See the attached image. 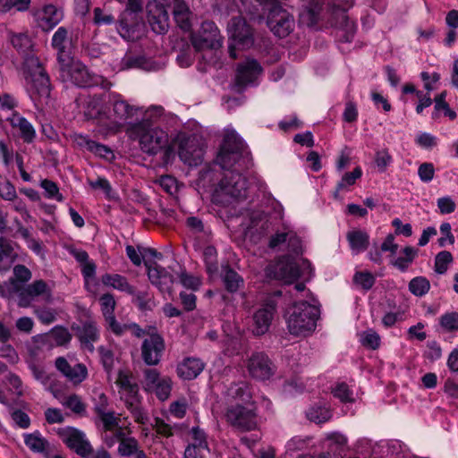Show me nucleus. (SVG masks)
Returning <instances> with one entry per match:
<instances>
[{"instance_id":"obj_1","label":"nucleus","mask_w":458,"mask_h":458,"mask_svg":"<svg viewBox=\"0 0 458 458\" xmlns=\"http://www.w3.org/2000/svg\"><path fill=\"white\" fill-rule=\"evenodd\" d=\"M111 108L106 109V96L89 97L85 102L84 115L96 121L95 132L103 138L119 132L125 125L126 128L133 118L143 119L146 109L131 105L120 97L109 100Z\"/></svg>"},{"instance_id":"obj_2","label":"nucleus","mask_w":458,"mask_h":458,"mask_svg":"<svg viewBox=\"0 0 458 458\" xmlns=\"http://www.w3.org/2000/svg\"><path fill=\"white\" fill-rule=\"evenodd\" d=\"M163 113L164 109L161 106L148 107L141 121L129 124L126 133L130 139L138 141L143 153L156 156L163 152L165 161L168 162L174 157V141L166 131L150 122L163 115Z\"/></svg>"},{"instance_id":"obj_3","label":"nucleus","mask_w":458,"mask_h":458,"mask_svg":"<svg viewBox=\"0 0 458 458\" xmlns=\"http://www.w3.org/2000/svg\"><path fill=\"white\" fill-rule=\"evenodd\" d=\"M227 405L225 418L233 427L249 431L258 428L259 420L252 389L244 382L232 385L224 394Z\"/></svg>"},{"instance_id":"obj_4","label":"nucleus","mask_w":458,"mask_h":458,"mask_svg":"<svg viewBox=\"0 0 458 458\" xmlns=\"http://www.w3.org/2000/svg\"><path fill=\"white\" fill-rule=\"evenodd\" d=\"M247 191L246 177L236 171H227L212 191L211 201L216 206L229 208L228 213L233 216L236 208L243 205Z\"/></svg>"},{"instance_id":"obj_5","label":"nucleus","mask_w":458,"mask_h":458,"mask_svg":"<svg viewBox=\"0 0 458 458\" xmlns=\"http://www.w3.org/2000/svg\"><path fill=\"white\" fill-rule=\"evenodd\" d=\"M319 316V307L317 301H299L288 307L284 319L290 334L297 336H306L311 334L317 326Z\"/></svg>"},{"instance_id":"obj_6","label":"nucleus","mask_w":458,"mask_h":458,"mask_svg":"<svg viewBox=\"0 0 458 458\" xmlns=\"http://www.w3.org/2000/svg\"><path fill=\"white\" fill-rule=\"evenodd\" d=\"M26 87L36 105L47 103L50 96L49 78L38 57L28 56L23 64Z\"/></svg>"},{"instance_id":"obj_7","label":"nucleus","mask_w":458,"mask_h":458,"mask_svg":"<svg viewBox=\"0 0 458 458\" xmlns=\"http://www.w3.org/2000/svg\"><path fill=\"white\" fill-rule=\"evenodd\" d=\"M268 278H276L285 284H292L298 278L310 279L313 274L311 263L303 258L298 259L287 255L280 259L276 265L266 270Z\"/></svg>"},{"instance_id":"obj_8","label":"nucleus","mask_w":458,"mask_h":458,"mask_svg":"<svg viewBox=\"0 0 458 458\" xmlns=\"http://www.w3.org/2000/svg\"><path fill=\"white\" fill-rule=\"evenodd\" d=\"M116 385L119 387L121 399L123 400L128 408L131 410L135 420L142 424L145 423L147 421V416L145 412L137 406L140 402L139 387L131 373L126 369L120 370L117 376Z\"/></svg>"},{"instance_id":"obj_9","label":"nucleus","mask_w":458,"mask_h":458,"mask_svg":"<svg viewBox=\"0 0 458 458\" xmlns=\"http://www.w3.org/2000/svg\"><path fill=\"white\" fill-rule=\"evenodd\" d=\"M59 65L61 76L65 81H71L80 87H90L102 82L100 76L90 73L80 61L72 56L68 58V61L59 63Z\"/></svg>"},{"instance_id":"obj_10","label":"nucleus","mask_w":458,"mask_h":458,"mask_svg":"<svg viewBox=\"0 0 458 458\" xmlns=\"http://www.w3.org/2000/svg\"><path fill=\"white\" fill-rule=\"evenodd\" d=\"M242 149V140L233 128L227 127L225 129L223 143L216 161L222 168L229 169L238 162Z\"/></svg>"},{"instance_id":"obj_11","label":"nucleus","mask_w":458,"mask_h":458,"mask_svg":"<svg viewBox=\"0 0 458 458\" xmlns=\"http://www.w3.org/2000/svg\"><path fill=\"white\" fill-rule=\"evenodd\" d=\"M141 0H128L127 7L119 20L118 32L126 40L138 38L143 30L142 21H138L137 13L141 10Z\"/></svg>"},{"instance_id":"obj_12","label":"nucleus","mask_w":458,"mask_h":458,"mask_svg":"<svg viewBox=\"0 0 458 458\" xmlns=\"http://www.w3.org/2000/svg\"><path fill=\"white\" fill-rule=\"evenodd\" d=\"M141 256L142 261L148 268V275L151 283L162 292H170L173 284L172 276L165 268L153 263L156 259L161 258V254L154 249L142 247Z\"/></svg>"},{"instance_id":"obj_13","label":"nucleus","mask_w":458,"mask_h":458,"mask_svg":"<svg viewBox=\"0 0 458 458\" xmlns=\"http://www.w3.org/2000/svg\"><path fill=\"white\" fill-rule=\"evenodd\" d=\"M229 53L233 58H236L237 49H246L252 46L253 38L250 28L241 18H233L228 24Z\"/></svg>"},{"instance_id":"obj_14","label":"nucleus","mask_w":458,"mask_h":458,"mask_svg":"<svg viewBox=\"0 0 458 458\" xmlns=\"http://www.w3.org/2000/svg\"><path fill=\"white\" fill-rule=\"evenodd\" d=\"M261 4H271L267 16V26L279 38L286 37L293 30L294 20L285 10L275 4V0H257Z\"/></svg>"},{"instance_id":"obj_15","label":"nucleus","mask_w":458,"mask_h":458,"mask_svg":"<svg viewBox=\"0 0 458 458\" xmlns=\"http://www.w3.org/2000/svg\"><path fill=\"white\" fill-rule=\"evenodd\" d=\"M178 145V155L180 159L190 166L198 165L203 160V144L197 137H187L183 134L178 135L174 146Z\"/></svg>"},{"instance_id":"obj_16","label":"nucleus","mask_w":458,"mask_h":458,"mask_svg":"<svg viewBox=\"0 0 458 458\" xmlns=\"http://www.w3.org/2000/svg\"><path fill=\"white\" fill-rule=\"evenodd\" d=\"M245 368L250 377L266 381L274 377L276 367L264 352L252 353L245 361Z\"/></svg>"},{"instance_id":"obj_17","label":"nucleus","mask_w":458,"mask_h":458,"mask_svg":"<svg viewBox=\"0 0 458 458\" xmlns=\"http://www.w3.org/2000/svg\"><path fill=\"white\" fill-rule=\"evenodd\" d=\"M141 384L146 392L155 394L161 401L166 400L172 390L171 378L166 376H161L154 369L145 370Z\"/></svg>"},{"instance_id":"obj_18","label":"nucleus","mask_w":458,"mask_h":458,"mask_svg":"<svg viewBox=\"0 0 458 458\" xmlns=\"http://www.w3.org/2000/svg\"><path fill=\"white\" fill-rule=\"evenodd\" d=\"M191 42L197 50L216 49L222 45L218 29L212 21L203 22L199 32L192 34Z\"/></svg>"},{"instance_id":"obj_19","label":"nucleus","mask_w":458,"mask_h":458,"mask_svg":"<svg viewBox=\"0 0 458 458\" xmlns=\"http://www.w3.org/2000/svg\"><path fill=\"white\" fill-rule=\"evenodd\" d=\"M55 368L74 386L81 384L88 377L87 367L73 357H58L55 360Z\"/></svg>"},{"instance_id":"obj_20","label":"nucleus","mask_w":458,"mask_h":458,"mask_svg":"<svg viewBox=\"0 0 458 458\" xmlns=\"http://www.w3.org/2000/svg\"><path fill=\"white\" fill-rule=\"evenodd\" d=\"M34 21L42 30L49 31L64 18L63 11L52 4H47L32 11Z\"/></svg>"},{"instance_id":"obj_21","label":"nucleus","mask_w":458,"mask_h":458,"mask_svg":"<svg viewBox=\"0 0 458 458\" xmlns=\"http://www.w3.org/2000/svg\"><path fill=\"white\" fill-rule=\"evenodd\" d=\"M58 435L69 448L81 456L86 457L91 453V446L81 431L67 427L59 429Z\"/></svg>"},{"instance_id":"obj_22","label":"nucleus","mask_w":458,"mask_h":458,"mask_svg":"<svg viewBox=\"0 0 458 458\" xmlns=\"http://www.w3.org/2000/svg\"><path fill=\"white\" fill-rule=\"evenodd\" d=\"M165 350L163 338L156 332L148 335L141 346V354L143 360L148 365L157 364Z\"/></svg>"},{"instance_id":"obj_23","label":"nucleus","mask_w":458,"mask_h":458,"mask_svg":"<svg viewBox=\"0 0 458 458\" xmlns=\"http://www.w3.org/2000/svg\"><path fill=\"white\" fill-rule=\"evenodd\" d=\"M148 22L152 30L157 34L165 33L169 27L168 13L165 4L153 2L148 5Z\"/></svg>"},{"instance_id":"obj_24","label":"nucleus","mask_w":458,"mask_h":458,"mask_svg":"<svg viewBox=\"0 0 458 458\" xmlns=\"http://www.w3.org/2000/svg\"><path fill=\"white\" fill-rule=\"evenodd\" d=\"M74 143L81 149L87 150L97 157L111 161L114 158V152L107 146L91 140L83 134L74 135Z\"/></svg>"},{"instance_id":"obj_25","label":"nucleus","mask_w":458,"mask_h":458,"mask_svg":"<svg viewBox=\"0 0 458 458\" xmlns=\"http://www.w3.org/2000/svg\"><path fill=\"white\" fill-rule=\"evenodd\" d=\"M261 72L259 64L255 60L248 59L238 67L236 83L240 87L252 84Z\"/></svg>"},{"instance_id":"obj_26","label":"nucleus","mask_w":458,"mask_h":458,"mask_svg":"<svg viewBox=\"0 0 458 458\" xmlns=\"http://www.w3.org/2000/svg\"><path fill=\"white\" fill-rule=\"evenodd\" d=\"M284 242H287L289 250L294 254L299 255L302 252V242L293 230L285 228L284 232L276 233L272 236L269 246L271 248H276Z\"/></svg>"},{"instance_id":"obj_27","label":"nucleus","mask_w":458,"mask_h":458,"mask_svg":"<svg viewBox=\"0 0 458 458\" xmlns=\"http://www.w3.org/2000/svg\"><path fill=\"white\" fill-rule=\"evenodd\" d=\"M192 442L184 452V458H204V454L208 452L205 434L198 428L191 429Z\"/></svg>"},{"instance_id":"obj_28","label":"nucleus","mask_w":458,"mask_h":458,"mask_svg":"<svg viewBox=\"0 0 458 458\" xmlns=\"http://www.w3.org/2000/svg\"><path fill=\"white\" fill-rule=\"evenodd\" d=\"M274 307L267 305L258 310L253 315V324L251 330L257 335H264L269 328L273 314Z\"/></svg>"},{"instance_id":"obj_29","label":"nucleus","mask_w":458,"mask_h":458,"mask_svg":"<svg viewBox=\"0 0 458 458\" xmlns=\"http://www.w3.org/2000/svg\"><path fill=\"white\" fill-rule=\"evenodd\" d=\"M324 0H305L300 13V21L307 26H313L320 18Z\"/></svg>"},{"instance_id":"obj_30","label":"nucleus","mask_w":458,"mask_h":458,"mask_svg":"<svg viewBox=\"0 0 458 458\" xmlns=\"http://www.w3.org/2000/svg\"><path fill=\"white\" fill-rule=\"evenodd\" d=\"M70 39L68 37V31L64 27H59L52 37L51 45L57 51L58 63L68 61L71 53L67 47Z\"/></svg>"},{"instance_id":"obj_31","label":"nucleus","mask_w":458,"mask_h":458,"mask_svg":"<svg viewBox=\"0 0 458 458\" xmlns=\"http://www.w3.org/2000/svg\"><path fill=\"white\" fill-rule=\"evenodd\" d=\"M204 369L202 360L197 358H186L178 364L177 374L185 380L195 378Z\"/></svg>"},{"instance_id":"obj_32","label":"nucleus","mask_w":458,"mask_h":458,"mask_svg":"<svg viewBox=\"0 0 458 458\" xmlns=\"http://www.w3.org/2000/svg\"><path fill=\"white\" fill-rule=\"evenodd\" d=\"M123 432H118L116 437H105L107 445L112 446L117 440H120L118 452L123 456H128L137 452L138 442L135 438H124Z\"/></svg>"},{"instance_id":"obj_33","label":"nucleus","mask_w":458,"mask_h":458,"mask_svg":"<svg viewBox=\"0 0 458 458\" xmlns=\"http://www.w3.org/2000/svg\"><path fill=\"white\" fill-rule=\"evenodd\" d=\"M98 417L102 422L103 428L105 430V436H108V432H114L116 437L118 432H123V423L121 421V415H115L113 411H107L106 410L98 412Z\"/></svg>"},{"instance_id":"obj_34","label":"nucleus","mask_w":458,"mask_h":458,"mask_svg":"<svg viewBox=\"0 0 458 458\" xmlns=\"http://www.w3.org/2000/svg\"><path fill=\"white\" fill-rule=\"evenodd\" d=\"M418 255V250L411 246H405L398 256L394 255L390 263L400 271H406Z\"/></svg>"},{"instance_id":"obj_35","label":"nucleus","mask_w":458,"mask_h":458,"mask_svg":"<svg viewBox=\"0 0 458 458\" xmlns=\"http://www.w3.org/2000/svg\"><path fill=\"white\" fill-rule=\"evenodd\" d=\"M306 418L316 424H322L328 421L332 413L329 408L326 404H322L320 403H316L311 404L306 410Z\"/></svg>"},{"instance_id":"obj_36","label":"nucleus","mask_w":458,"mask_h":458,"mask_svg":"<svg viewBox=\"0 0 458 458\" xmlns=\"http://www.w3.org/2000/svg\"><path fill=\"white\" fill-rule=\"evenodd\" d=\"M346 237L353 254L363 252L369 245V236L365 231L354 229Z\"/></svg>"},{"instance_id":"obj_37","label":"nucleus","mask_w":458,"mask_h":458,"mask_svg":"<svg viewBox=\"0 0 458 458\" xmlns=\"http://www.w3.org/2000/svg\"><path fill=\"white\" fill-rule=\"evenodd\" d=\"M8 120L13 128L20 131L21 135L25 141L30 142L34 139L36 134L35 130L31 123L25 118L15 113L13 114Z\"/></svg>"},{"instance_id":"obj_38","label":"nucleus","mask_w":458,"mask_h":458,"mask_svg":"<svg viewBox=\"0 0 458 458\" xmlns=\"http://www.w3.org/2000/svg\"><path fill=\"white\" fill-rule=\"evenodd\" d=\"M107 323V327L116 335H121L126 331H130L133 335L137 337H141L144 335L145 332L140 328L137 324H120L118 323L114 316H109L106 318Z\"/></svg>"},{"instance_id":"obj_39","label":"nucleus","mask_w":458,"mask_h":458,"mask_svg":"<svg viewBox=\"0 0 458 458\" xmlns=\"http://www.w3.org/2000/svg\"><path fill=\"white\" fill-rule=\"evenodd\" d=\"M217 207L219 208V206ZM220 208L221 209H219V212H222V209H225V212L226 216H232V215L228 213L229 208L222 207H220ZM235 216H242L244 219H248L250 221V223L246 225V227L255 226L258 222L262 221L265 218V214L263 211L253 210L249 208H247L242 204L236 208ZM233 216H234V215H233Z\"/></svg>"},{"instance_id":"obj_40","label":"nucleus","mask_w":458,"mask_h":458,"mask_svg":"<svg viewBox=\"0 0 458 458\" xmlns=\"http://www.w3.org/2000/svg\"><path fill=\"white\" fill-rule=\"evenodd\" d=\"M173 13L178 26L183 30H188L191 28V13L182 0H174L173 4Z\"/></svg>"},{"instance_id":"obj_41","label":"nucleus","mask_w":458,"mask_h":458,"mask_svg":"<svg viewBox=\"0 0 458 458\" xmlns=\"http://www.w3.org/2000/svg\"><path fill=\"white\" fill-rule=\"evenodd\" d=\"M79 338L84 346L89 351H93L92 343L98 338V331L94 323H85L81 328L78 329Z\"/></svg>"},{"instance_id":"obj_42","label":"nucleus","mask_w":458,"mask_h":458,"mask_svg":"<svg viewBox=\"0 0 458 458\" xmlns=\"http://www.w3.org/2000/svg\"><path fill=\"white\" fill-rule=\"evenodd\" d=\"M312 437L309 436H295L285 444V453L289 455L309 449L311 446Z\"/></svg>"},{"instance_id":"obj_43","label":"nucleus","mask_w":458,"mask_h":458,"mask_svg":"<svg viewBox=\"0 0 458 458\" xmlns=\"http://www.w3.org/2000/svg\"><path fill=\"white\" fill-rule=\"evenodd\" d=\"M16 254L10 242L0 238V270L8 269L15 260Z\"/></svg>"},{"instance_id":"obj_44","label":"nucleus","mask_w":458,"mask_h":458,"mask_svg":"<svg viewBox=\"0 0 458 458\" xmlns=\"http://www.w3.org/2000/svg\"><path fill=\"white\" fill-rule=\"evenodd\" d=\"M362 174L360 166H356L352 172L344 173L337 184L335 197L337 198L341 191H348L362 176Z\"/></svg>"},{"instance_id":"obj_45","label":"nucleus","mask_w":458,"mask_h":458,"mask_svg":"<svg viewBox=\"0 0 458 458\" xmlns=\"http://www.w3.org/2000/svg\"><path fill=\"white\" fill-rule=\"evenodd\" d=\"M331 393L333 396L338 399L341 403H354L355 402V394L353 390L344 382L335 383L331 387Z\"/></svg>"},{"instance_id":"obj_46","label":"nucleus","mask_w":458,"mask_h":458,"mask_svg":"<svg viewBox=\"0 0 458 458\" xmlns=\"http://www.w3.org/2000/svg\"><path fill=\"white\" fill-rule=\"evenodd\" d=\"M47 290V285L43 281H36L32 284L29 285L25 291L21 293L20 305L27 306L30 300L43 294Z\"/></svg>"},{"instance_id":"obj_47","label":"nucleus","mask_w":458,"mask_h":458,"mask_svg":"<svg viewBox=\"0 0 458 458\" xmlns=\"http://www.w3.org/2000/svg\"><path fill=\"white\" fill-rule=\"evenodd\" d=\"M101 282L103 283V284L106 285V286H110V287H113L114 289H117L119 291H122V292H125V293H132V289L131 287L129 285L127 280L125 279V277L120 276V275H110V274H106L102 276L101 278Z\"/></svg>"},{"instance_id":"obj_48","label":"nucleus","mask_w":458,"mask_h":458,"mask_svg":"<svg viewBox=\"0 0 458 458\" xmlns=\"http://www.w3.org/2000/svg\"><path fill=\"white\" fill-rule=\"evenodd\" d=\"M360 344L369 349L377 350L381 344L380 335L373 329H367L359 334Z\"/></svg>"},{"instance_id":"obj_49","label":"nucleus","mask_w":458,"mask_h":458,"mask_svg":"<svg viewBox=\"0 0 458 458\" xmlns=\"http://www.w3.org/2000/svg\"><path fill=\"white\" fill-rule=\"evenodd\" d=\"M430 289L429 281L424 276H417L411 280L409 290L416 296L425 295Z\"/></svg>"},{"instance_id":"obj_50","label":"nucleus","mask_w":458,"mask_h":458,"mask_svg":"<svg viewBox=\"0 0 458 458\" xmlns=\"http://www.w3.org/2000/svg\"><path fill=\"white\" fill-rule=\"evenodd\" d=\"M24 441L26 445L33 452H43L47 446V441L38 432L25 435Z\"/></svg>"},{"instance_id":"obj_51","label":"nucleus","mask_w":458,"mask_h":458,"mask_svg":"<svg viewBox=\"0 0 458 458\" xmlns=\"http://www.w3.org/2000/svg\"><path fill=\"white\" fill-rule=\"evenodd\" d=\"M207 271L213 276L217 274L218 267L216 262V250L213 246H207L203 252Z\"/></svg>"},{"instance_id":"obj_52","label":"nucleus","mask_w":458,"mask_h":458,"mask_svg":"<svg viewBox=\"0 0 458 458\" xmlns=\"http://www.w3.org/2000/svg\"><path fill=\"white\" fill-rule=\"evenodd\" d=\"M224 283L227 291L234 293L239 290L242 284V278L234 271L228 269L224 276Z\"/></svg>"},{"instance_id":"obj_53","label":"nucleus","mask_w":458,"mask_h":458,"mask_svg":"<svg viewBox=\"0 0 458 458\" xmlns=\"http://www.w3.org/2000/svg\"><path fill=\"white\" fill-rule=\"evenodd\" d=\"M452 261L453 256L449 251L439 252L435 259V271L438 274L445 273Z\"/></svg>"},{"instance_id":"obj_54","label":"nucleus","mask_w":458,"mask_h":458,"mask_svg":"<svg viewBox=\"0 0 458 458\" xmlns=\"http://www.w3.org/2000/svg\"><path fill=\"white\" fill-rule=\"evenodd\" d=\"M31 0H0V11L7 12L12 8L19 12L29 9Z\"/></svg>"},{"instance_id":"obj_55","label":"nucleus","mask_w":458,"mask_h":458,"mask_svg":"<svg viewBox=\"0 0 458 458\" xmlns=\"http://www.w3.org/2000/svg\"><path fill=\"white\" fill-rule=\"evenodd\" d=\"M48 336L57 344L64 345L71 341L72 335L66 328L56 327L53 328Z\"/></svg>"},{"instance_id":"obj_56","label":"nucleus","mask_w":458,"mask_h":458,"mask_svg":"<svg viewBox=\"0 0 458 458\" xmlns=\"http://www.w3.org/2000/svg\"><path fill=\"white\" fill-rule=\"evenodd\" d=\"M325 440L327 441L329 447L343 448L347 445V437L341 432H328L325 434Z\"/></svg>"},{"instance_id":"obj_57","label":"nucleus","mask_w":458,"mask_h":458,"mask_svg":"<svg viewBox=\"0 0 458 458\" xmlns=\"http://www.w3.org/2000/svg\"><path fill=\"white\" fill-rule=\"evenodd\" d=\"M415 143L425 149H430L437 145V138L428 132H419Z\"/></svg>"},{"instance_id":"obj_58","label":"nucleus","mask_w":458,"mask_h":458,"mask_svg":"<svg viewBox=\"0 0 458 458\" xmlns=\"http://www.w3.org/2000/svg\"><path fill=\"white\" fill-rule=\"evenodd\" d=\"M11 41L13 46L21 52H26L32 47L31 39L24 33L14 34L12 37Z\"/></svg>"},{"instance_id":"obj_59","label":"nucleus","mask_w":458,"mask_h":458,"mask_svg":"<svg viewBox=\"0 0 458 458\" xmlns=\"http://www.w3.org/2000/svg\"><path fill=\"white\" fill-rule=\"evenodd\" d=\"M62 404L72 410L73 412L81 413L85 411V405L82 403L80 396L76 394H72L63 401H61Z\"/></svg>"},{"instance_id":"obj_60","label":"nucleus","mask_w":458,"mask_h":458,"mask_svg":"<svg viewBox=\"0 0 458 458\" xmlns=\"http://www.w3.org/2000/svg\"><path fill=\"white\" fill-rule=\"evenodd\" d=\"M439 230L441 233V237L438 239L439 246L445 247L454 243V236L452 233V228L449 223H442Z\"/></svg>"},{"instance_id":"obj_61","label":"nucleus","mask_w":458,"mask_h":458,"mask_svg":"<svg viewBox=\"0 0 458 458\" xmlns=\"http://www.w3.org/2000/svg\"><path fill=\"white\" fill-rule=\"evenodd\" d=\"M0 356L5 359L10 364H16L20 358L16 350L9 344L4 343L0 346Z\"/></svg>"},{"instance_id":"obj_62","label":"nucleus","mask_w":458,"mask_h":458,"mask_svg":"<svg viewBox=\"0 0 458 458\" xmlns=\"http://www.w3.org/2000/svg\"><path fill=\"white\" fill-rule=\"evenodd\" d=\"M180 283L187 289L197 291L201 285V279L199 276L183 272L180 275Z\"/></svg>"},{"instance_id":"obj_63","label":"nucleus","mask_w":458,"mask_h":458,"mask_svg":"<svg viewBox=\"0 0 458 458\" xmlns=\"http://www.w3.org/2000/svg\"><path fill=\"white\" fill-rule=\"evenodd\" d=\"M440 325L446 331L458 330V313L451 312L440 318Z\"/></svg>"},{"instance_id":"obj_64","label":"nucleus","mask_w":458,"mask_h":458,"mask_svg":"<svg viewBox=\"0 0 458 458\" xmlns=\"http://www.w3.org/2000/svg\"><path fill=\"white\" fill-rule=\"evenodd\" d=\"M40 185L45 190L46 196L48 199H54L58 201L63 200V196L59 193V189L54 182L45 179L41 182Z\"/></svg>"}]
</instances>
